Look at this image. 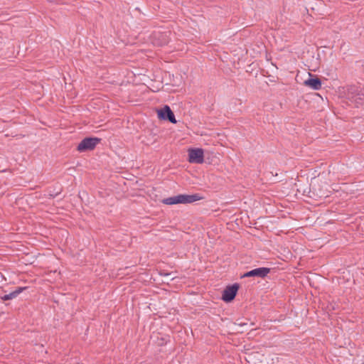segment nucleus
Returning a JSON list of instances; mask_svg holds the SVG:
<instances>
[{
	"mask_svg": "<svg viewBox=\"0 0 364 364\" xmlns=\"http://www.w3.org/2000/svg\"><path fill=\"white\" fill-rule=\"evenodd\" d=\"M340 95L356 107L364 105V89L360 87L349 85L343 87L340 90Z\"/></svg>",
	"mask_w": 364,
	"mask_h": 364,
	"instance_id": "f257e3e1",
	"label": "nucleus"
},
{
	"mask_svg": "<svg viewBox=\"0 0 364 364\" xmlns=\"http://www.w3.org/2000/svg\"><path fill=\"white\" fill-rule=\"evenodd\" d=\"M202 199L198 194L186 195L179 194L172 197L164 198L161 200L166 205L186 204L191 203Z\"/></svg>",
	"mask_w": 364,
	"mask_h": 364,
	"instance_id": "f03ea898",
	"label": "nucleus"
},
{
	"mask_svg": "<svg viewBox=\"0 0 364 364\" xmlns=\"http://www.w3.org/2000/svg\"><path fill=\"white\" fill-rule=\"evenodd\" d=\"M100 139L88 137L82 140L77 145V150L80 152L91 151L100 143Z\"/></svg>",
	"mask_w": 364,
	"mask_h": 364,
	"instance_id": "7ed1b4c3",
	"label": "nucleus"
},
{
	"mask_svg": "<svg viewBox=\"0 0 364 364\" xmlns=\"http://www.w3.org/2000/svg\"><path fill=\"white\" fill-rule=\"evenodd\" d=\"M157 116L158 118L161 120H168L173 124L176 123L173 112L168 105H165L162 108L157 109Z\"/></svg>",
	"mask_w": 364,
	"mask_h": 364,
	"instance_id": "20e7f679",
	"label": "nucleus"
},
{
	"mask_svg": "<svg viewBox=\"0 0 364 364\" xmlns=\"http://www.w3.org/2000/svg\"><path fill=\"white\" fill-rule=\"evenodd\" d=\"M239 289L237 284H234L231 286L227 287L223 293L222 299L226 302L231 301L234 299Z\"/></svg>",
	"mask_w": 364,
	"mask_h": 364,
	"instance_id": "39448f33",
	"label": "nucleus"
},
{
	"mask_svg": "<svg viewBox=\"0 0 364 364\" xmlns=\"http://www.w3.org/2000/svg\"><path fill=\"white\" fill-rule=\"evenodd\" d=\"M270 272V269L267 267H259L247 272L244 277H257L264 278Z\"/></svg>",
	"mask_w": 364,
	"mask_h": 364,
	"instance_id": "423d86ee",
	"label": "nucleus"
},
{
	"mask_svg": "<svg viewBox=\"0 0 364 364\" xmlns=\"http://www.w3.org/2000/svg\"><path fill=\"white\" fill-rule=\"evenodd\" d=\"M188 159H203L204 151L200 148L188 149Z\"/></svg>",
	"mask_w": 364,
	"mask_h": 364,
	"instance_id": "0eeeda50",
	"label": "nucleus"
},
{
	"mask_svg": "<svg viewBox=\"0 0 364 364\" xmlns=\"http://www.w3.org/2000/svg\"><path fill=\"white\" fill-rule=\"evenodd\" d=\"M304 85L311 87L314 90L318 89V78H309L304 81Z\"/></svg>",
	"mask_w": 364,
	"mask_h": 364,
	"instance_id": "6e6552de",
	"label": "nucleus"
},
{
	"mask_svg": "<svg viewBox=\"0 0 364 364\" xmlns=\"http://www.w3.org/2000/svg\"><path fill=\"white\" fill-rule=\"evenodd\" d=\"M26 287H18L15 291L9 293V296L11 299L16 298L20 293H21Z\"/></svg>",
	"mask_w": 364,
	"mask_h": 364,
	"instance_id": "1a4fd4ad",
	"label": "nucleus"
},
{
	"mask_svg": "<svg viewBox=\"0 0 364 364\" xmlns=\"http://www.w3.org/2000/svg\"><path fill=\"white\" fill-rule=\"evenodd\" d=\"M1 299L4 300V301H7V300H10V296H9V294H5L4 296H3L1 297Z\"/></svg>",
	"mask_w": 364,
	"mask_h": 364,
	"instance_id": "9d476101",
	"label": "nucleus"
},
{
	"mask_svg": "<svg viewBox=\"0 0 364 364\" xmlns=\"http://www.w3.org/2000/svg\"><path fill=\"white\" fill-rule=\"evenodd\" d=\"M166 43H167V41H164V42L158 43L157 44H158L159 46H163L164 44H166Z\"/></svg>",
	"mask_w": 364,
	"mask_h": 364,
	"instance_id": "9b49d317",
	"label": "nucleus"
},
{
	"mask_svg": "<svg viewBox=\"0 0 364 364\" xmlns=\"http://www.w3.org/2000/svg\"><path fill=\"white\" fill-rule=\"evenodd\" d=\"M191 162H197V163H203L204 161L200 160V161H190Z\"/></svg>",
	"mask_w": 364,
	"mask_h": 364,
	"instance_id": "f8f14e48",
	"label": "nucleus"
}]
</instances>
